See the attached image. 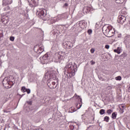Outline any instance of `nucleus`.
Instances as JSON below:
<instances>
[{"label":"nucleus","instance_id":"obj_33","mask_svg":"<svg viewBox=\"0 0 130 130\" xmlns=\"http://www.w3.org/2000/svg\"><path fill=\"white\" fill-rule=\"evenodd\" d=\"M92 30L91 29H89L87 30V33L89 34V35H91L92 34Z\"/></svg>","mask_w":130,"mask_h":130},{"label":"nucleus","instance_id":"obj_34","mask_svg":"<svg viewBox=\"0 0 130 130\" xmlns=\"http://www.w3.org/2000/svg\"><path fill=\"white\" fill-rule=\"evenodd\" d=\"M107 113H108V114H110L111 113H112V110L111 109L108 110L107 111Z\"/></svg>","mask_w":130,"mask_h":130},{"label":"nucleus","instance_id":"obj_41","mask_svg":"<svg viewBox=\"0 0 130 130\" xmlns=\"http://www.w3.org/2000/svg\"><path fill=\"white\" fill-rule=\"evenodd\" d=\"M90 63H91V66H93V64H95V61H94L93 60L90 61Z\"/></svg>","mask_w":130,"mask_h":130},{"label":"nucleus","instance_id":"obj_1","mask_svg":"<svg viewBox=\"0 0 130 130\" xmlns=\"http://www.w3.org/2000/svg\"><path fill=\"white\" fill-rule=\"evenodd\" d=\"M77 64L75 63L70 62L67 64L64 71L66 80H68L69 78H72L76 75L77 73Z\"/></svg>","mask_w":130,"mask_h":130},{"label":"nucleus","instance_id":"obj_43","mask_svg":"<svg viewBox=\"0 0 130 130\" xmlns=\"http://www.w3.org/2000/svg\"><path fill=\"white\" fill-rule=\"evenodd\" d=\"M4 112H5V113H8V112H10V111H7V110H4Z\"/></svg>","mask_w":130,"mask_h":130},{"label":"nucleus","instance_id":"obj_14","mask_svg":"<svg viewBox=\"0 0 130 130\" xmlns=\"http://www.w3.org/2000/svg\"><path fill=\"white\" fill-rule=\"evenodd\" d=\"M47 86L50 89H55L57 87V84L54 81H50L47 83Z\"/></svg>","mask_w":130,"mask_h":130},{"label":"nucleus","instance_id":"obj_26","mask_svg":"<svg viewBox=\"0 0 130 130\" xmlns=\"http://www.w3.org/2000/svg\"><path fill=\"white\" fill-rule=\"evenodd\" d=\"M109 117L108 116H105L104 118V121H106V122H109Z\"/></svg>","mask_w":130,"mask_h":130},{"label":"nucleus","instance_id":"obj_11","mask_svg":"<svg viewBox=\"0 0 130 130\" xmlns=\"http://www.w3.org/2000/svg\"><path fill=\"white\" fill-rule=\"evenodd\" d=\"M1 21L2 22V23L5 24V25H7V24H8L10 21L9 16H7V15H4L3 16H2L1 17Z\"/></svg>","mask_w":130,"mask_h":130},{"label":"nucleus","instance_id":"obj_8","mask_svg":"<svg viewBox=\"0 0 130 130\" xmlns=\"http://www.w3.org/2000/svg\"><path fill=\"white\" fill-rule=\"evenodd\" d=\"M112 27V26L108 25H105L103 27V32L104 35H105V36H107L108 33H109V31L110 30Z\"/></svg>","mask_w":130,"mask_h":130},{"label":"nucleus","instance_id":"obj_2","mask_svg":"<svg viewBox=\"0 0 130 130\" xmlns=\"http://www.w3.org/2000/svg\"><path fill=\"white\" fill-rule=\"evenodd\" d=\"M2 83L4 87L7 89L12 88V86H14V84H15L14 77L10 76L8 77H5L3 80Z\"/></svg>","mask_w":130,"mask_h":130},{"label":"nucleus","instance_id":"obj_15","mask_svg":"<svg viewBox=\"0 0 130 130\" xmlns=\"http://www.w3.org/2000/svg\"><path fill=\"white\" fill-rule=\"evenodd\" d=\"M114 33H115L114 28H112V27H111V29H110L106 36L107 37H112V36H114Z\"/></svg>","mask_w":130,"mask_h":130},{"label":"nucleus","instance_id":"obj_38","mask_svg":"<svg viewBox=\"0 0 130 130\" xmlns=\"http://www.w3.org/2000/svg\"><path fill=\"white\" fill-rule=\"evenodd\" d=\"M27 103L28 104V105H32V101H27Z\"/></svg>","mask_w":130,"mask_h":130},{"label":"nucleus","instance_id":"obj_32","mask_svg":"<svg viewBox=\"0 0 130 130\" xmlns=\"http://www.w3.org/2000/svg\"><path fill=\"white\" fill-rule=\"evenodd\" d=\"M55 18H56L57 19L56 22L60 21V20H61V18L60 17H59V15Z\"/></svg>","mask_w":130,"mask_h":130},{"label":"nucleus","instance_id":"obj_16","mask_svg":"<svg viewBox=\"0 0 130 130\" xmlns=\"http://www.w3.org/2000/svg\"><path fill=\"white\" fill-rule=\"evenodd\" d=\"M56 18L55 17H52L49 18L48 20V23H49V25H51V24H53L54 23H55L56 22Z\"/></svg>","mask_w":130,"mask_h":130},{"label":"nucleus","instance_id":"obj_35","mask_svg":"<svg viewBox=\"0 0 130 130\" xmlns=\"http://www.w3.org/2000/svg\"><path fill=\"white\" fill-rule=\"evenodd\" d=\"M25 92H27V94H30L31 93V90L30 89H26Z\"/></svg>","mask_w":130,"mask_h":130},{"label":"nucleus","instance_id":"obj_21","mask_svg":"<svg viewBox=\"0 0 130 130\" xmlns=\"http://www.w3.org/2000/svg\"><path fill=\"white\" fill-rule=\"evenodd\" d=\"M3 38H4V31L2 30H0V41H2Z\"/></svg>","mask_w":130,"mask_h":130},{"label":"nucleus","instance_id":"obj_22","mask_svg":"<svg viewBox=\"0 0 130 130\" xmlns=\"http://www.w3.org/2000/svg\"><path fill=\"white\" fill-rule=\"evenodd\" d=\"M114 52H116V53H118V54H120V53L121 52L120 51V47H118L117 49H114Z\"/></svg>","mask_w":130,"mask_h":130},{"label":"nucleus","instance_id":"obj_46","mask_svg":"<svg viewBox=\"0 0 130 130\" xmlns=\"http://www.w3.org/2000/svg\"><path fill=\"white\" fill-rule=\"evenodd\" d=\"M96 122L97 123H100V122H99V120H98Z\"/></svg>","mask_w":130,"mask_h":130},{"label":"nucleus","instance_id":"obj_29","mask_svg":"<svg viewBox=\"0 0 130 130\" xmlns=\"http://www.w3.org/2000/svg\"><path fill=\"white\" fill-rule=\"evenodd\" d=\"M115 2H117L116 3H117L118 4H121L123 3V2H124V0H115Z\"/></svg>","mask_w":130,"mask_h":130},{"label":"nucleus","instance_id":"obj_20","mask_svg":"<svg viewBox=\"0 0 130 130\" xmlns=\"http://www.w3.org/2000/svg\"><path fill=\"white\" fill-rule=\"evenodd\" d=\"M59 17L61 18V20L63 19H67L68 18V14L64 13L62 14L59 15Z\"/></svg>","mask_w":130,"mask_h":130},{"label":"nucleus","instance_id":"obj_12","mask_svg":"<svg viewBox=\"0 0 130 130\" xmlns=\"http://www.w3.org/2000/svg\"><path fill=\"white\" fill-rule=\"evenodd\" d=\"M93 10L92 6H85L83 8V13L87 14V13H92V12H93Z\"/></svg>","mask_w":130,"mask_h":130},{"label":"nucleus","instance_id":"obj_18","mask_svg":"<svg viewBox=\"0 0 130 130\" xmlns=\"http://www.w3.org/2000/svg\"><path fill=\"white\" fill-rule=\"evenodd\" d=\"M119 109L120 113H123L124 112V109L125 108V105H120L119 106Z\"/></svg>","mask_w":130,"mask_h":130},{"label":"nucleus","instance_id":"obj_45","mask_svg":"<svg viewBox=\"0 0 130 130\" xmlns=\"http://www.w3.org/2000/svg\"><path fill=\"white\" fill-rule=\"evenodd\" d=\"M64 6H65L66 7H68V4L66 3V4H64Z\"/></svg>","mask_w":130,"mask_h":130},{"label":"nucleus","instance_id":"obj_44","mask_svg":"<svg viewBox=\"0 0 130 130\" xmlns=\"http://www.w3.org/2000/svg\"><path fill=\"white\" fill-rule=\"evenodd\" d=\"M84 115H85L83 114L81 115V118H82V120H84V118H83Z\"/></svg>","mask_w":130,"mask_h":130},{"label":"nucleus","instance_id":"obj_6","mask_svg":"<svg viewBox=\"0 0 130 130\" xmlns=\"http://www.w3.org/2000/svg\"><path fill=\"white\" fill-rule=\"evenodd\" d=\"M43 61L42 63L43 64H46L47 63H49V62H50V60L51 59V57L50 56V54L49 53H47V54H45L43 56Z\"/></svg>","mask_w":130,"mask_h":130},{"label":"nucleus","instance_id":"obj_27","mask_svg":"<svg viewBox=\"0 0 130 130\" xmlns=\"http://www.w3.org/2000/svg\"><path fill=\"white\" fill-rule=\"evenodd\" d=\"M104 113H105V110L101 109L100 110V114H101V115H103Z\"/></svg>","mask_w":130,"mask_h":130},{"label":"nucleus","instance_id":"obj_23","mask_svg":"<svg viewBox=\"0 0 130 130\" xmlns=\"http://www.w3.org/2000/svg\"><path fill=\"white\" fill-rule=\"evenodd\" d=\"M75 111H77V109L74 108V107H72L69 109V112L71 113H73V112H75Z\"/></svg>","mask_w":130,"mask_h":130},{"label":"nucleus","instance_id":"obj_36","mask_svg":"<svg viewBox=\"0 0 130 130\" xmlns=\"http://www.w3.org/2000/svg\"><path fill=\"white\" fill-rule=\"evenodd\" d=\"M15 40V37H11L10 38V41H14Z\"/></svg>","mask_w":130,"mask_h":130},{"label":"nucleus","instance_id":"obj_24","mask_svg":"<svg viewBox=\"0 0 130 130\" xmlns=\"http://www.w3.org/2000/svg\"><path fill=\"white\" fill-rule=\"evenodd\" d=\"M2 100H3V103L5 104L6 103V102H7V101H8V100H9V99H8V98L7 96H4L3 98H2Z\"/></svg>","mask_w":130,"mask_h":130},{"label":"nucleus","instance_id":"obj_49","mask_svg":"<svg viewBox=\"0 0 130 130\" xmlns=\"http://www.w3.org/2000/svg\"><path fill=\"white\" fill-rule=\"evenodd\" d=\"M56 49L57 50V49H58V47H57V48H56Z\"/></svg>","mask_w":130,"mask_h":130},{"label":"nucleus","instance_id":"obj_39","mask_svg":"<svg viewBox=\"0 0 130 130\" xmlns=\"http://www.w3.org/2000/svg\"><path fill=\"white\" fill-rule=\"evenodd\" d=\"M105 47L106 48V49H109V47H110V46L109 45H106Z\"/></svg>","mask_w":130,"mask_h":130},{"label":"nucleus","instance_id":"obj_19","mask_svg":"<svg viewBox=\"0 0 130 130\" xmlns=\"http://www.w3.org/2000/svg\"><path fill=\"white\" fill-rule=\"evenodd\" d=\"M124 43L126 44H129L130 43V36H126L124 38Z\"/></svg>","mask_w":130,"mask_h":130},{"label":"nucleus","instance_id":"obj_5","mask_svg":"<svg viewBox=\"0 0 130 130\" xmlns=\"http://www.w3.org/2000/svg\"><path fill=\"white\" fill-rule=\"evenodd\" d=\"M121 15H119L117 20L118 23L119 24H123L126 21V17L124 16L126 15V12H124L123 10L121 11Z\"/></svg>","mask_w":130,"mask_h":130},{"label":"nucleus","instance_id":"obj_30","mask_svg":"<svg viewBox=\"0 0 130 130\" xmlns=\"http://www.w3.org/2000/svg\"><path fill=\"white\" fill-rule=\"evenodd\" d=\"M115 79L116 80V81H121V77L117 76L115 78Z\"/></svg>","mask_w":130,"mask_h":130},{"label":"nucleus","instance_id":"obj_3","mask_svg":"<svg viewBox=\"0 0 130 130\" xmlns=\"http://www.w3.org/2000/svg\"><path fill=\"white\" fill-rule=\"evenodd\" d=\"M68 54L66 53L65 52H59L58 53H56L54 56V58L56 60V61L59 62L60 60H63L64 58L68 56Z\"/></svg>","mask_w":130,"mask_h":130},{"label":"nucleus","instance_id":"obj_37","mask_svg":"<svg viewBox=\"0 0 130 130\" xmlns=\"http://www.w3.org/2000/svg\"><path fill=\"white\" fill-rule=\"evenodd\" d=\"M9 10H10V7L9 6H7L6 8H4V11H8Z\"/></svg>","mask_w":130,"mask_h":130},{"label":"nucleus","instance_id":"obj_13","mask_svg":"<svg viewBox=\"0 0 130 130\" xmlns=\"http://www.w3.org/2000/svg\"><path fill=\"white\" fill-rule=\"evenodd\" d=\"M64 48L66 49H71L73 47V43L70 41H67L63 44Z\"/></svg>","mask_w":130,"mask_h":130},{"label":"nucleus","instance_id":"obj_7","mask_svg":"<svg viewBox=\"0 0 130 130\" xmlns=\"http://www.w3.org/2000/svg\"><path fill=\"white\" fill-rule=\"evenodd\" d=\"M45 12H46L45 9H37L36 15L37 16H38L39 18H41L42 19V18H44L46 15V14H45Z\"/></svg>","mask_w":130,"mask_h":130},{"label":"nucleus","instance_id":"obj_48","mask_svg":"<svg viewBox=\"0 0 130 130\" xmlns=\"http://www.w3.org/2000/svg\"><path fill=\"white\" fill-rule=\"evenodd\" d=\"M118 38L120 37V36H118Z\"/></svg>","mask_w":130,"mask_h":130},{"label":"nucleus","instance_id":"obj_17","mask_svg":"<svg viewBox=\"0 0 130 130\" xmlns=\"http://www.w3.org/2000/svg\"><path fill=\"white\" fill-rule=\"evenodd\" d=\"M13 3V1L12 0H3V6L5 7L7 6V5H11Z\"/></svg>","mask_w":130,"mask_h":130},{"label":"nucleus","instance_id":"obj_47","mask_svg":"<svg viewBox=\"0 0 130 130\" xmlns=\"http://www.w3.org/2000/svg\"><path fill=\"white\" fill-rule=\"evenodd\" d=\"M95 120V117H93V120Z\"/></svg>","mask_w":130,"mask_h":130},{"label":"nucleus","instance_id":"obj_9","mask_svg":"<svg viewBox=\"0 0 130 130\" xmlns=\"http://www.w3.org/2000/svg\"><path fill=\"white\" fill-rule=\"evenodd\" d=\"M44 47L43 46L39 47V45L35 46L34 50L35 52H37L38 54H40L44 51Z\"/></svg>","mask_w":130,"mask_h":130},{"label":"nucleus","instance_id":"obj_25","mask_svg":"<svg viewBox=\"0 0 130 130\" xmlns=\"http://www.w3.org/2000/svg\"><path fill=\"white\" fill-rule=\"evenodd\" d=\"M117 115V113H115V112H113L112 114V118L113 119H115L116 118V116Z\"/></svg>","mask_w":130,"mask_h":130},{"label":"nucleus","instance_id":"obj_31","mask_svg":"<svg viewBox=\"0 0 130 130\" xmlns=\"http://www.w3.org/2000/svg\"><path fill=\"white\" fill-rule=\"evenodd\" d=\"M70 128H71V129H72V130H74V129H75V128H76V126H75V125H73V124H71V125H70Z\"/></svg>","mask_w":130,"mask_h":130},{"label":"nucleus","instance_id":"obj_4","mask_svg":"<svg viewBox=\"0 0 130 130\" xmlns=\"http://www.w3.org/2000/svg\"><path fill=\"white\" fill-rule=\"evenodd\" d=\"M73 29L77 32H81L85 29V22L83 21L78 22L73 27Z\"/></svg>","mask_w":130,"mask_h":130},{"label":"nucleus","instance_id":"obj_42","mask_svg":"<svg viewBox=\"0 0 130 130\" xmlns=\"http://www.w3.org/2000/svg\"><path fill=\"white\" fill-rule=\"evenodd\" d=\"M99 125L101 127V130H102V125L100 124V123H99Z\"/></svg>","mask_w":130,"mask_h":130},{"label":"nucleus","instance_id":"obj_28","mask_svg":"<svg viewBox=\"0 0 130 130\" xmlns=\"http://www.w3.org/2000/svg\"><path fill=\"white\" fill-rule=\"evenodd\" d=\"M26 90H27V88H26V87L23 86L21 88V92H23V93H25L26 92Z\"/></svg>","mask_w":130,"mask_h":130},{"label":"nucleus","instance_id":"obj_40","mask_svg":"<svg viewBox=\"0 0 130 130\" xmlns=\"http://www.w3.org/2000/svg\"><path fill=\"white\" fill-rule=\"evenodd\" d=\"M90 52H91V53H94V52H95V49H91V50H90Z\"/></svg>","mask_w":130,"mask_h":130},{"label":"nucleus","instance_id":"obj_10","mask_svg":"<svg viewBox=\"0 0 130 130\" xmlns=\"http://www.w3.org/2000/svg\"><path fill=\"white\" fill-rule=\"evenodd\" d=\"M73 98H76V99H78L79 102H80L78 103L76 106L77 109H80V108L82 107V99L80 97L79 95H77L76 93L75 94Z\"/></svg>","mask_w":130,"mask_h":130}]
</instances>
